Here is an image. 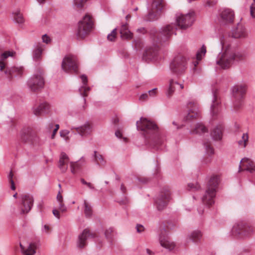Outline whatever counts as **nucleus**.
I'll use <instances>...</instances> for the list:
<instances>
[{
  "label": "nucleus",
  "mask_w": 255,
  "mask_h": 255,
  "mask_svg": "<svg viewBox=\"0 0 255 255\" xmlns=\"http://www.w3.org/2000/svg\"><path fill=\"white\" fill-rule=\"evenodd\" d=\"M193 12L188 13L183 15L180 13L176 14V23L167 24L162 27L159 32H154L157 34L156 40L159 42L166 41L173 34H176L175 31L180 28L185 29L190 26L194 20Z\"/></svg>",
  "instance_id": "nucleus-1"
},
{
  "label": "nucleus",
  "mask_w": 255,
  "mask_h": 255,
  "mask_svg": "<svg viewBox=\"0 0 255 255\" xmlns=\"http://www.w3.org/2000/svg\"><path fill=\"white\" fill-rule=\"evenodd\" d=\"M222 51L219 53L216 59V63L222 69L230 67L234 60L244 59L247 56L244 52H235L230 46L228 38L223 36L220 38Z\"/></svg>",
  "instance_id": "nucleus-2"
},
{
  "label": "nucleus",
  "mask_w": 255,
  "mask_h": 255,
  "mask_svg": "<svg viewBox=\"0 0 255 255\" xmlns=\"http://www.w3.org/2000/svg\"><path fill=\"white\" fill-rule=\"evenodd\" d=\"M136 125L137 130L143 131L146 138L149 137V145L153 148L159 149V146L162 144L163 139L157 133V125L143 117L136 122Z\"/></svg>",
  "instance_id": "nucleus-3"
},
{
  "label": "nucleus",
  "mask_w": 255,
  "mask_h": 255,
  "mask_svg": "<svg viewBox=\"0 0 255 255\" xmlns=\"http://www.w3.org/2000/svg\"><path fill=\"white\" fill-rule=\"evenodd\" d=\"M220 181V177L218 175H213L211 177L205 194L202 198L203 203L210 206L215 203L216 189Z\"/></svg>",
  "instance_id": "nucleus-4"
},
{
  "label": "nucleus",
  "mask_w": 255,
  "mask_h": 255,
  "mask_svg": "<svg viewBox=\"0 0 255 255\" xmlns=\"http://www.w3.org/2000/svg\"><path fill=\"white\" fill-rule=\"evenodd\" d=\"M93 25V22L91 16L89 14H86L78 22L76 32L77 38L82 39L88 35L92 28Z\"/></svg>",
  "instance_id": "nucleus-5"
},
{
  "label": "nucleus",
  "mask_w": 255,
  "mask_h": 255,
  "mask_svg": "<svg viewBox=\"0 0 255 255\" xmlns=\"http://www.w3.org/2000/svg\"><path fill=\"white\" fill-rule=\"evenodd\" d=\"M158 33L159 31H157L155 30H151L150 32L151 38L152 39L154 42L156 44H154L152 46L148 47L145 50L143 54L142 59L149 62V61L155 59L158 53V46L157 43H162L165 41L159 42L156 40L157 39V34H153L154 32Z\"/></svg>",
  "instance_id": "nucleus-6"
},
{
  "label": "nucleus",
  "mask_w": 255,
  "mask_h": 255,
  "mask_svg": "<svg viewBox=\"0 0 255 255\" xmlns=\"http://www.w3.org/2000/svg\"><path fill=\"white\" fill-rule=\"evenodd\" d=\"M186 68L187 59L181 55L176 56L170 64L171 72L177 77L181 76Z\"/></svg>",
  "instance_id": "nucleus-7"
},
{
  "label": "nucleus",
  "mask_w": 255,
  "mask_h": 255,
  "mask_svg": "<svg viewBox=\"0 0 255 255\" xmlns=\"http://www.w3.org/2000/svg\"><path fill=\"white\" fill-rule=\"evenodd\" d=\"M20 138L22 142L32 146L38 145L39 137L30 127L23 128L20 132Z\"/></svg>",
  "instance_id": "nucleus-8"
},
{
  "label": "nucleus",
  "mask_w": 255,
  "mask_h": 255,
  "mask_svg": "<svg viewBox=\"0 0 255 255\" xmlns=\"http://www.w3.org/2000/svg\"><path fill=\"white\" fill-rule=\"evenodd\" d=\"M246 92V87L244 85L237 84L232 88V93L234 100V106L239 109L242 105L243 99Z\"/></svg>",
  "instance_id": "nucleus-9"
},
{
  "label": "nucleus",
  "mask_w": 255,
  "mask_h": 255,
  "mask_svg": "<svg viewBox=\"0 0 255 255\" xmlns=\"http://www.w3.org/2000/svg\"><path fill=\"white\" fill-rule=\"evenodd\" d=\"M62 68L66 73H78L77 57L73 55L66 56L62 62Z\"/></svg>",
  "instance_id": "nucleus-10"
},
{
  "label": "nucleus",
  "mask_w": 255,
  "mask_h": 255,
  "mask_svg": "<svg viewBox=\"0 0 255 255\" xmlns=\"http://www.w3.org/2000/svg\"><path fill=\"white\" fill-rule=\"evenodd\" d=\"M28 88L32 91H37L42 89L44 85L43 72L38 71L27 81Z\"/></svg>",
  "instance_id": "nucleus-11"
},
{
  "label": "nucleus",
  "mask_w": 255,
  "mask_h": 255,
  "mask_svg": "<svg viewBox=\"0 0 255 255\" xmlns=\"http://www.w3.org/2000/svg\"><path fill=\"white\" fill-rule=\"evenodd\" d=\"M253 228L245 222L241 221L236 223L233 227L232 232L235 235H239L240 237H247L253 233Z\"/></svg>",
  "instance_id": "nucleus-12"
},
{
  "label": "nucleus",
  "mask_w": 255,
  "mask_h": 255,
  "mask_svg": "<svg viewBox=\"0 0 255 255\" xmlns=\"http://www.w3.org/2000/svg\"><path fill=\"white\" fill-rule=\"evenodd\" d=\"M163 8V3L162 0H153L146 19L150 21L157 19Z\"/></svg>",
  "instance_id": "nucleus-13"
},
{
  "label": "nucleus",
  "mask_w": 255,
  "mask_h": 255,
  "mask_svg": "<svg viewBox=\"0 0 255 255\" xmlns=\"http://www.w3.org/2000/svg\"><path fill=\"white\" fill-rule=\"evenodd\" d=\"M219 20L223 24H227L233 22L235 18L234 10L229 8H221L218 13Z\"/></svg>",
  "instance_id": "nucleus-14"
},
{
  "label": "nucleus",
  "mask_w": 255,
  "mask_h": 255,
  "mask_svg": "<svg viewBox=\"0 0 255 255\" xmlns=\"http://www.w3.org/2000/svg\"><path fill=\"white\" fill-rule=\"evenodd\" d=\"M171 199L170 191L165 189L162 191L155 200L156 208L158 210H163Z\"/></svg>",
  "instance_id": "nucleus-15"
},
{
  "label": "nucleus",
  "mask_w": 255,
  "mask_h": 255,
  "mask_svg": "<svg viewBox=\"0 0 255 255\" xmlns=\"http://www.w3.org/2000/svg\"><path fill=\"white\" fill-rule=\"evenodd\" d=\"M21 202V210L22 213H27L31 209L33 204V198L28 194L20 195Z\"/></svg>",
  "instance_id": "nucleus-16"
},
{
  "label": "nucleus",
  "mask_w": 255,
  "mask_h": 255,
  "mask_svg": "<svg viewBox=\"0 0 255 255\" xmlns=\"http://www.w3.org/2000/svg\"><path fill=\"white\" fill-rule=\"evenodd\" d=\"M72 129L75 130L73 132L78 133L82 137H86L90 135L93 132L92 125L89 122L85 123L84 125L78 127H72Z\"/></svg>",
  "instance_id": "nucleus-17"
},
{
  "label": "nucleus",
  "mask_w": 255,
  "mask_h": 255,
  "mask_svg": "<svg viewBox=\"0 0 255 255\" xmlns=\"http://www.w3.org/2000/svg\"><path fill=\"white\" fill-rule=\"evenodd\" d=\"M188 109V114L185 118L186 121L196 119L200 115L198 104L196 102H189L187 104Z\"/></svg>",
  "instance_id": "nucleus-18"
},
{
  "label": "nucleus",
  "mask_w": 255,
  "mask_h": 255,
  "mask_svg": "<svg viewBox=\"0 0 255 255\" xmlns=\"http://www.w3.org/2000/svg\"><path fill=\"white\" fill-rule=\"evenodd\" d=\"M23 69L22 67H7L4 73L7 78L11 81L14 77H20L23 74Z\"/></svg>",
  "instance_id": "nucleus-19"
},
{
  "label": "nucleus",
  "mask_w": 255,
  "mask_h": 255,
  "mask_svg": "<svg viewBox=\"0 0 255 255\" xmlns=\"http://www.w3.org/2000/svg\"><path fill=\"white\" fill-rule=\"evenodd\" d=\"M50 111V105L44 102L32 108V112L36 116H41L48 114Z\"/></svg>",
  "instance_id": "nucleus-20"
},
{
  "label": "nucleus",
  "mask_w": 255,
  "mask_h": 255,
  "mask_svg": "<svg viewBox=\"0 0 255 255\" xmlns=\"http://www.w3.org/2000/svg\"><path fill=\"white\" fill-rule=\"evenodd\" d=\"M239 169V171L247 170L253 172L255 171V163L251 159L245 157L241 160Z\"/></svg>",
  "instance_id": "nucleus-21"
},
{
  "label": "nucleus",
  "mask_w": 255,
  "mask_h": 255,
  "mask_svg": "<svg viewBox=\"0 0 255 255\" xmlns=\"http://www.w3.org/2000/svg\"><path fill=\"white\" fill-rule=\"evenodd\" d=\"M94 238V235L90 233L88 229H85L83 232L79 235L77 241V247L79 248H83L87 245V240Z\"/></svg>",
  "instance_id": "nucleus-22"
},
{
  "label": "nucleus",
  "mask_w": 255,
  "mask_h": 255,
  "mask_svg": "<svg viewBox=\"0 0 255 255\" xmlns=\"http://www.w3.org/2000/svg\"><path fill=\"white\" fill-rule=\"evenodd\" d=\"M184 88L183 84H179L176 81L173 79L169 80L168 88L167 90L166 94L168 98H170L174 94L175 91H180Z\"/></svg>",
  "instance_id": "nucleus-23"
},
{
  "label": "nucleus",
  "mask_w": 255,
  "mask_h": 255,
  "mask_svg": "<svg viewBox=\"0 0 255 255\" xmlns=\"http://www.w3.org/2000/svg\"><path fill=\"white\" fill-rule=\"evenodd\" d=\"M212 104L211 106V112L213 115H216L220 110V100L218 99L216 91L212 92Z\"/></svg>",
  "instance_id": "nucleus-24"
},
{
  "label": "nucleus",
  "mask_w": 255,
  "mask_h": 255,
  "mask_svg": "<svg viewBox=\"0 0 255 255\" xmlns=\"http://www.w3.org/2000/svg\"><path fill=\"white\" fill-rule=\"evenodd\" d=\"M15 52L13 51H6L1 53L0 55V71L2 72L5 66L6 63L5 60L8 57H13Z\"/></svg>",
  "instance_id": "nucleus-25"
},
{
  "label": "nucleus",
  "mask_w": 255,
  "mask_h": 255,
  "mask_svg": "<svg viewBox=\"0 0 255 255\" xmlns=\"http://www.w3.org/2000/svg\"><path fill=\"white\" fill-rule=\"evenodd\" d=\"M159 242L162 247L169 251L172 250L175 247V244L171 242L167 236H162L160 235L159 237Z\"/></svg>",
  "instance_id": "nucleus-26"
},
{
  "label": "nucleus",
  "mask_w": 255,
  "mask_h": 255,
  "mask_svg": "<svg viewBox=\"0 0 255 255\" xmlns=\"http://www.w3.org/2000/svg\"><path fill=\"white\" fill-rule=\"evenodd\" d=\"M69 158L65 152H62L59 161V168L62 172H65L68 169Z\"/></svg>",
  "instance_id": "nucleus-27"
},
{
  "label": "nucleus",
  "mask_w": 255,
  "mask_h": 255,
  "mask_svg": "<svg viewBox=\"0 0 255 255\" xmlns=\"http://www.w3.org/2000/svg\"><path fill=\"white\" fill-rule=\"evenodd\" d=\"M190 134L202 135L208 133V129L202 123H198L195 125L193 129L190 131Z\"/></svg>",
  "instance_id": "nucleus-28"
},
{
  "label": "nucleus",
  "mask_w": 255,
  "mask_h": 255,
  "mask_svg": "<svg viewBox=\"0 0 255 255\" xmlns=\"http://www.w3.org/2000/svg\"><path fill=\"white\" fill-rule=\"evenodd\" d=\"M223 130V127L222 125H218L214 128L211 132V136L215 140H220L222 138V132Z\"/></svg>",
  "instance_id": "nucleus-29"
},
{
  "label": "nucleus",
  "mask_w": 255,
  "mask_h": 255,
  "mask_svg": "<svg viewBox=\"0 0 255 255\" xmlns=\"http://www.w3.org/2000/svg\"><path fill=\"white\" fill-rule=\"evenodd\" d=\"M247 33L245 28L241 25L238 24L237 27L232 31V37L235 38L245 37Z\"/></svg>",
  "instance_id": "nucleus-30"
},
{
  "label": "nucleus",
  "mask_w": 255,
  "mask_h": 255,
  "mask_svg": "<svg viewBox=\"0 0 255 255\" xmlns=\"http://www.w3.org/2000/svg\"><path fill=\"white\" fill-rule=\"evenodd\" d=\"M121 36L123 39H131L133 37V34L128 29L127 23L123 24L121 25L120 29Z\"/></svg>",
  "instance_id": "nucleus-31"
},
{
  "label": "nucleus",
  "mask_w": 255,
  "mask_h": 255,
  "mask_svg": "<svg viewBox=\"0 0 255 255\" xmlns=\"http://www.w3.org/2000/svg\"><path fill=\"white\" fill-rule=\"evenodd\" d=\"M80 77L82 81L83 86L79 89V91L80 94L85 97L87 96V92L90 91V88L89 87H86L88 82L87 76L85 75H82Z\"/></svg>",
  "instance_id": "nucleus-32"
},
{
  "label": "nucleus",
  "mask_w": 255,
  "mask_h": 255,
  "mask_svg": "<svg viewBox=\"0 0 255 255\" xmlns=\"http://www.w3.org/2000/svg\"><path fill=\"white\" fill-rule=\"evenodd\" d=\"M43 49V45L41 43H38L35 45L33 51V59L34 60L38 61L41 58Z\"/></svg>",
  "instance_id": "nucleus-33"
},
{
  "label": "nucleus",
  "mask_w": 255,
  "mask_h": 255,
  "mask_svg": "<svg viewBox=\"0 0 255 255\" xmlns=\"http://www.w3.org/2000/svg\"><path fill=\"white\" fill-rule=\"evenodd\" d=\"M86 162L85 158L82 157L79 161L77 162H70V168L71 171L73 174L76 173V170L80 168Z\"/></svg>",
  "instance_id": "nucleus-34"
},
{
  "label": "nucleus",
  "mask_w": 255,
  "mask_h": 255,
  "mask_svg": "<svg viewBox=\"0 0 255 255\" xmlns=\"http://www.w3.org/2000/svg\"><path fill=\"white\" fill-rule=\"evenodd\" d=\"M206 52V48L204 45H203L201 49L198 50L196 53V60L193 62L194 68L198 65L199 61L201 60L202 57L205 55Z\"/></svg>",
  "instance_id": "nucleus-35"
},
{
  "label": "nucleus",
  "mask_w": 255,
  "mask_h": 255,
  "mask_svg": "<svg viewBox=\"0 0 255 255\" xmlns=\"http://www.w3.org/2000/svg\"><path fill=\"white\" fill-rule=\"evenodd\" d=\"M201 232L199 230H195L193 231L189 236V239L195 243H199L202 238Z\"/></svg>",
  "instance_id": "nucleus-36"
},
{
  "label": "nucleus",
  "mask_w": 255,
  "mask_h": 255,
  "mask_svg": "<svg viewBox=\"0 0 255 255\" xmlns=\"http://www.w3.org/2000/svg\"><path fill=\"white\" fill-rule=\"evenodd\" d=\"M20 247L22 253L24 255H33L35 253L34 246L31 244H29L26 249H25L21 244H20Z\"/></svg>",
  "instance_id": "nucleus-37"
},
{
  "label": "nucleus",
  "mask_w": 255,
  "mask_h": 255,
  "mask_svg": "<svg viewBox=\"0 0 255 255\" xmlns=\"http://www.w3.org/2000/svg\"><path fill=\"white\" fill-rule=\"evenodd\" d=\"M93 156L94 157L95 161L97 165H105L106 161L103 156L97 151H94Z\"/></svg>",
  "instance_id": "nucleus-38"
},
{
  "label": "nucleus",
  "mask_w": 255,
  "mask_h": 255,
  "mask_svg": "<svg viewBox=\"0 0 255 255\" xmlns=\"http://www.w3.org/2000/svg\"><path fill=\"white\" fill-rule=\"evenodd\" d=\"M84 213L87 217H90L92 215V207L86 200L84 201Z\"/></svg>",
  "instance_id": "nucleus-39"
},
{
  "label": "nucleus",
  "mask_w": 255,
  "mask_h": 255,
  "mask_svg": "<svg viewBox=\"0 0 255 255\" xmlns=\"http://www.w3.org/2000/svg\"><path fill=\"white\" fill-rule=\"evenodd\" d=\"M14 21L19 24H22L24 22V19L22 14L19 11L15 12L13 13Z\"/></svg>",
  "instance_id": "nucleus-40"
},
{
  "label": "nucleus",
  "mask_w": 255,
  "mask_h": 255,
  "mask_svg": "<svg viewBox=\"0 0 255 255\" xmlns=\"http://www.w3.org/2000/svg\"><path fill=\"white\" fill-rule=\"evenodd\" d=\"M203 145L207 154L209 155L214 154V149L208 140L207 142L203 141Z\"/></svg>",
  "instance_id": "nucleus-41"
},
{
  "label": "nucleus",
  "mask_w": 255,
  "mask_h": 255,
  "mask_svg": "<svg viewBox=\"0 0 255 255\" xmlns=\"http://www.w3.org/2000/svg\"><path fill=\"white\" fill-rule=\"evenodd\" d=\"M114 230L113 228L110 227L107 229L105 232V235L107 240L110 242H112L114 234Z\"/></svg>",
  "instance_id": "nucleus-42"
},
{
  "label": "nucleus",
  "mask_w": 255,
  "mask_h": 255,
  "mask_svg": "<svg viewBox=\"0 0 255 255\" xmlns=\"http://www.w3.org/2000/svg\"><path fill=\"white\" fill-rule=\"evenodd\" d=\"M248 140V135L247 133H243L242 136V139L238 141V144L243 147H245L247 142Z\"/></svg>",
  "instance_id": "nucleus-43"
},
{
  "label": "nucleus",
  "mask_w": 255,
  "mask_h": 255,
  "mask_svg": "<svg viewBox=\"0 0 255 255\" xmlns=\"http://www.w3.org/2000/svg\"><path fill=\"white\" fill-rule=\"evenodd\" d=\"M87 1V0H74L73 6L75 8H81Z\"/></svg>",
  "instance_id": "nucleus-44"
},
{
  "label": "nucleus",
  "mask_w": 255,
  "mask_h": 255,
  "mask_svg": "<svg viewBox=\"0 0 255 255\" xmlns=\"http://www.w3.org/2000/svg\"><path fill=\"white\" fill-rule=\"evenodd\" d=\"M117 28L114 29L107 36V39L110 41H114L116 38Z\"/></svg>",
  "instance_id": "nucleus-45"
},
{
  "label": "nucleus",
  "mask_w": 255,
  "mask_h": 255,
  "mask_svg": "<svg viewBox=\"0 0 255 255\" xmlns=\"http://www.w3.org/2000/svg\"><path fill=\"white\" fill-rule=\"evenodd\" d=\"M69 133L70 132L68 130H61L60 131V135L61 137L64 138L66 140H67L69 139L68 135Z\"/></svg>",
  "instance_id": "nucleus-46"
},
{
  "label": "nucleus",
  "mask_w": 255,
  "mask_h": 255,
  "mask_svg": "<svg viewBox=\"0 0 255 255\" xmlns=\"http://www.w3.org/2000/svg\"><path fill=\"white\" fill-rule=\"evenodd\" d=\"M188 187L190 190H198L200 189V186L197 183H196L195 184L193 183H189Z\"/></svg>",
  "instance_id": "nucleus-47"
},
{
  "label": "nucleus",
  "mask_w": 255,
  "mask_h": 255,
  "mask_svg": "<svg viewBox=\"0 0 255 255\" xmlns=\"http://www.w3.org/2000/svg\"><path fill=\"white\" fill-rule=\"evenodd\" d=\"M254 2L250 6V13L253 18H255V0H253Z\"/></svg>",
  "instance_id": "nucleus-48"
},
{
  "label": "nucleus",
  "mask_w": 255,
  "mask_h": 255,
  "mask_svg": "<svg viewBox=\"0 0 255 255\" xmlns=\"http://www.w3.org/2000/svg\"><path fill=\"white\" fill-rule=\"evenodd\" d=\"M58 209L62 212H65L67 211V208L65 206L64 204L63 203V201L61 202H59V207Z\"/></svg>",
  "instance_id": "nucleus-49"
},
{
  "label": "nucleus",
  "mask_w": 255,
  "mask_h": 255,
  "mask_svg": "<svg viewBox=\"0 0 255 255\" xmlns=\"http://www.w3.org/2000/svg\"><path fill=\"white\" fill-rule=\"evenodd\" d=\"M81 182L82 184H83L84 185H86L90 189H94V186L91 183L87 182L84 179H83V178L81 179Z\"/></svg>",
  "instance_id": "nucleus-50"
},
{
  "label": "nucleus",
  "mask_w": 255,
  "mask_h": 255,
  "mask_svg": "<svg viewBox=\"0 0 255 255\" xmlns=\"http://www.w3.org/2000/svg\"><path fill=\"white\" fill-rule=\"evenodd\" d=\"M42 41L47 44L49 43L51 41L50 37L47 34L43 35L42 37Z\"/></svg>",
  "instance_id": "nucleus-51"
},
{
  "label": "nucleus",
  "mask_w": 255,
  "mask_h": 255,
  "mask_svg": "<svg viewBox=\"0 0 255 255\" xmlns=\"http://www.w3.org/2000/svg\"><path fill=\"white\" fill-rule=\"evenodd\" d=\"M136 229L137 232L141 233L144 231V228L142 225L140 224H137L136 226Z\"/></svg>",
  "instance_id": "nucleus-52"
},
{
  "label": "nucleus",
  "mask_w": 255,
  "mask_h": 255,
  "mask_svg": "<svg viewBox=\"0 0 255 255\" xmlns=\"http://www.w3.org/2000/svg\"><path fill=\"white\" fill-rule=\"evenodd\" d=\"M59 128V125L58 124H56L55 125V128L53 129L52 134L51 135V138L53 139L55 137V134L58 129Z\"/></svg>",
  "instance_id": "nucleus-53"
},
{
  "label": "nucleus",
  "mask_w": 255,
  "mask_h": 255,
  "mask_svg": "<svg viewBox=\"0 0 255 255\" xmlns=\"http://www.w3.org/2000/svg\"><path fill=\"white\" fill-rule=\"evenodd\" d=\"M54 125L53 123L50 122V123H48L47 127H46V129H47V131L49 132L51 131L52 129H53V128H54Z\"/></svg>",
  "instance_id": "nucleus-54"
},
{
  "label": "nucleus",
  "mask_w": 255,
  "mask_h": 255,
  "mask_svg": "<svg viewBox=\"0 0 255 255\" xmlns=\"http://www.w3.org/2000/svg\"><path fill=\"white\" fill-rule=\"evenodd\" d=\"M156 90H157L156 88H154V89H152L151 90H149L148 91V94L149 95V96H150L151 97H154L156 95Z\"/></svg>",
  "instance_id": "nucleus-55"
},
{
  "label": "nucleus",
  "mask_w": 255,
  "mask_h": 255,
  "mask_svg": "<svg viewBox=\"0 0 255 255\" xmlns=\"http://www.w3.org/2000/svg\"><path fill=\"white\" fill-rule=\"evenodd\" d=\"M148 96V94H147V93L143 94L140 96L139 100H141V101H145L147 99Z\"/></svg>",
  "instance_id": "nucleus-56"
},
{
  "label": "nucleus",
  "mask_w": 255,
  "mask_h": 255,
  "mask_svg": "<svg viewBox=\"0 0 255 255\" xmlns=\"http://www.w3.org/2000/svg\"><path fill=\"white\" fill-rule=\"evenodd\" d=\"M53 214L54 216L57 218L58 219L60 218V214L59 211L56 209H54L52 211Z\"/></svg>",
  "instance_id": "nucleus-57"
},
{
  "label": "nucleus",
  "mask_w": 255,
  "mask_h": 255,
  "mask_svg": "<svg viewBox=\"0 0 255 255\" xmlns=\"http://www.w3.org/2000/svg\"><path fill=\"white\" fill-rule=\"evenodd\" d=\"M57 200L58 202H61L63 201V197L61 195L60 191H59L58 194L57 195Z\"/></svg>",
  "instance_id": "nucleus-58"
},
{
  "label": "nucleus",
  "mask_w": 255,
  "mask_h": 255,
  "mask_svg": "<svg viewBox=\"0 0 255 255\" xmlns=\"http://www.w3.org/2000/svg\"><path fill=\"white\" fill-rule=\"evenodd\" d=\"M13 176V174L12 173V171H10L9 174L7 175V178L9 182H11V180H13L12 178Z\"/></svg>",
  "instance_id": "nucleus-59"
},
{
  "label": "nucleus",
  "mask_w": 255,
  "mask_h": 255,
  "mask_svg": "<svg viewBox=\"0 0 255 255\" xmlns=\"http://www.w3.org/2000/svg\"><path fill=\"white\" fill-rule=\"evenodd\" d=\"M50 230V228L48 226L45 225L42 229L43 232L48 233Z\"/></svg>",
  "instance_id": "nucleus-60"
},
{
  "label": "nucleus",
  "mask_w": 255,
  "mask_h": 255,
  "mask_svg": "<svg viewBox=\"0 0 255 255\" xmlns=\"http://www.w3.org/2000/svg\"><path fill=\"white\" fill-rule=\"evenodd\" d=\"M115 135L117 137L119 138H121L122 137V134L119 130H117L115 132Z\"/></svg>",
  "instance_id": "nucleus-61"
},
{
  "label": "nucleus",
  "mask_w": 255,
  "mask_h": 255,
  "mask_svg": "<svg viewBox=\"0 0 255 255\" xmlns=\"http://www.w3.org/2000/svg\"><path fill=\"white\" fill-rule=\"evenodd\" d=\"M216 3V2H213L212 1H210V0H208L207 2V5L209 6H212L214 4H215Z\"/></svg>",
  "instance_id": "nucleus-62"
},
{
  "label": "nucleus",
  "mask_w": 255,
  "mask_h": 255,
  "mask_svg": "<svg viewBox=\"0 0 255 255\" xmlns=\"http://www.w3.org/2000/svg\"><path fill=\"white\" fill-rule=\"evenodd\" d=\"M121 190L124 193H126V188L123 184H122L121 186Z\"/></svg>",
  "instance_id": "nucleus-63"
},
{
  "label": "nucleus",
  "mask_w": 255,
  "mask_h": 255,
  "mask_svg": "<svg viewBox=\"0 0 255 255\" xmlns=\"http://www.w3.org/2000/svg\"><path fill=\"white\" fill-rule=\"evenodd\" d=\"M146 251L147 255H153V253L149 249H146Z\"/></svg>",
  "instance_id": "nucleus-64"
}]
</instances>
